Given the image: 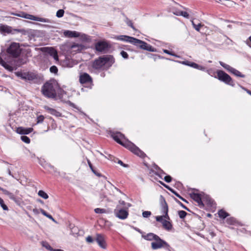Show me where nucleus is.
Masks as SVG:
<instances>
[{
    "instance_id": "63",
    "label": "nucleus",
    "mask_w": 251,
    "mask_h": 251,
    "mask_svg": "<svg viewBox=\"0 0 251 251\" xmlns=\"http://www.w3.org/2000/svg\"><path fill=\"white\" fill-rule=\"evenodd\" d=\"M150 171L151 172H153L155 175L158 176L160 178L163 179L162 175L159 174L158 172H154L152 169H151Z\"/></svg>"
},
{
    "instance_id": "8",
    "label": "nucleus",
    "mask_w": 251,
    "mask_h": 251,
    "mask_svg": "<svg viewBox=\"0 0 251 251\" xmlns=\"http://www.w3.org/2000/svg\"><path fill=\"white\" fill-rule=\"evenodd\" d=\"M7 52L13 57L17 58L21 53L19 43L15 42L12 43L7 49Z\"/></svg>"
},
{
    "instance_id": "13",
    "label": "nucleus",
    "mask_w": 251,
    "mask_h": 251,
    "mask_svg": "<svg viewBox=\"0 0 251 251\" xmlns=\"http://www.w3.org/2000/svg\"><path fill=\"white\" fill-rule=\"evenodd\" d=\"M45 97L49 99H51L54 100H60L61 102H63V103H66L68 105H69L70 106L79 110V108L73 102H71L70 100H67L66 101L63 99V95H44Z\"/></svg>"
},
{
    "instance_id": "41",
    "label": "nucleus",
    "mask_w": 251,
    "mask_h": 251,
    "mask_svg": "<svg viewBox=\"0 0 251 251\" xmlns=\"http://www.w3.org/2000/svg\"><path fill=\"white\" fill-rule=\"evenodd\" d=\"M155 179L158 181L161 185H163L164 187L167 188L168 190H169L170 191H172L173 190V188L170 187L169 185L166 184L165 183H164L163 181L161 180H158L157 178H155Z\"/></svg>"
},
{
    "instance_id": "14",
    "label": "nucleus",
    "mask_w": 251,
    "mask_h": 251,
    "mask_svg": "<svg viewBox=\"0 0 251 251\" xmlns=\"http://www.w3.org/2000/svg\"><path fill=\"white\" fill-rule=\"evenodd\" d=\"M79 81L81 84L88 85L86 87L90 88H91V86L93 85L92 78L91 76L87 73H83L80 75Z\"/></svg>"
},
{
    "instance_id": "42",
    "label": "nucleus",
    "mask_w": 251,
    "mask_h": 251,
    "mask_svg": "<svg viewBox=\"0 0 251 251\" xmlns=\"http://www.w3.org/2000/svg\"><path fill=\"white\" fill-rule=\"evenodd\" d=\"M21 139L23 142H24L26 144H29L30 142V138L25 135L21 136Z\"/></svg>"
},
{
    "instance_id": "11",
    "label": "nucleus",
    "mask_w": 251,
    "mask_h": 251,
    "mask_svg": "<svg viewBox=\"0 0 251 251\" xmlns=\"http://www.w3.org/2000/svg\"><path fill=\"white\" fill-rule=\"evenodd\" d=\"M15 75L21 79L25 80L31 81L37 78V75L31 72H17Z\"/></svg>"
},
{
    "instance_id": "46",
    "label": "nucleus",
    "mask_w": 251,
    "mask_h": 251,
    "mask_svg": "<svg viewBox=\"0 0 251 251\" xmlns=\"http://www.w3.org/2000/svg\"><path fill=\"white\" fill-rule=\"evenodd\" d=\"M177 15L182 16L184 18L188 19L189 18V14L186 11H180L178 14H176Z\"/></svg>"
},
{
    "instance_id": "56",
    "label": "nucleus",
    "mask_w": 251,
    "mask_h": 251,
    "mask_svg": "<svg viewBox=\"0 0 251 251\" xmlns=\"http://www.w3.org/2000/svg\"><path fill=\"white\" fill-rule=\"evenodd\" d=\"M151 212L149 211H143L142 213V216L144 218H148L150 217L151 215Z\"/></svg>"
},
{
    "instance_id": "51",
    "label": "nucleus",
    "mask_w": 251,
    "mask_h": 251,
    "mask_svg": "<svg viewBox=\"0 0 251 251\" xmlns=\"http://www.w3.org/2000/svg\"><path fill=\"white\" fill-rule=\"evenodd\" d=\"M163 179L166 182L170 183L172 181L173 178L171 176L167 175L163 178Z\"/></svg>"
},
{
    "instance_id": "7",
    "label": "nucleus",
    "mask_w": 251,
    "mask_h": 251,
    "mask_svg": "<svg viewBox=\"0 0 251 251\" xmlns=\"http://www.w3.org/2000/svg\"><path fill=\"white\" fill-rule=\"evenodd\" d=\"M133 45L141 49L151 52H156V49L152 47L151 45L147 43L135 38Z\"/></svg>"
},
{
    "instance_id": "25",
    "label": "nucleus",
    "mask_w": 251,
    "mask_h": 251,
    "mask_svg": "<svg viewBox=\"0 0 251 251\" xmlns=\"http://www.w3.org/2000/svg\"><path fill=\"white\" fill-rule=\"evenodd\" d=\"M25 63L26 61L21 58L15 59L11 61V64L15 67H19Z\"/></svg>"
},
{
    "instance_id": "44",
    "label": "nucleus",
    "mask_w": 251,
    "mask_h": 251,
    "mask_svg": "<svg viewBox=\"0 0 251 251\" xmlns=\"http://www.w3.org/2000/svg\"><path fill=\"white\" fill-rule=\"evenodd\" d=\"M0 205L4 210H8L7 206L4 203L2 199L0 198Z\"/></svg>"
},
{
    "instance_id": "54",
    "label": "nucleus",
    "mask_w": 251,
    "mask_h": 251,
    "mask_svg": "<svg viewBox=\"0 0 251 251\" xmlns=\"http://www.w3.org/2000/svg\"><path fill=\"white\" fill-rule=\"evenodd\" d=\"M4 194L5 195H7L9 197V198L11 200L15 195L14 194H13L12 193L10 192L9 191H8L7 190Z\"/></svg>"
},
{
    "instance_id": "15",
    "label": "nucleus",
    "mask_w": 251,
    "mask_h": 251,
    "mask_svg": "<svg viewBox=\"0 0 251 251\" xmlns=\"http://www.w3.org/2000/svg\"><path fill=\"white\" fill-rule=\"evenodd\" d=\"M95 240L100 248L103 249H106L107 244L104 235L100 233H97Z\"/></svg>"
},
{
    "instance_id": "21",
    "label": "nucleus",
    "mask_w": 251,
    "mask_h": 251,
    "mask_svg": "<svg viewBox=\"0 0 251 251\" xmlns=\"http://www.w3.org/2000/svg\"><path fill=\"white\" fill-rule=\"evenodd\" d=\"M115 38L118 40L126 41L133 44L135 38L127 35L116 36Z\"/></svg>"
},
{
    "instance_id": "26",
    "label": "nucleus",
    "mask_w": 251,
    "mask_h": 251,
    "mask_svg": "<svg viewBox=\"0 0 251 251\" xmlns=\"http://www.w3.org/2000/svg\"><path fill=\"white\" fill-rule=\"evenodd\" d=\"M64 35L68 37H77L78 36V33L75 31L65 30Z\"/></svg>"
},
{
    "instance_id": "43",
    "label": "nucleus",
    "mask_w": 251,
    "mask_h": 251,
    "mask_svg": "<svg viewBox=\"0 0 251 251\" xmlns=\"http://www.w3.org/2000/svg\"><path fill=\"white\" fill-rule=\"evenodd\" d=\"M192 24L193 25V27L198 31H199L200 30V27H201L203 25H201V23H199L198 25L195 24L193 21H192Z\"/></svg>"
},
{
    "instance_id": "22",
    "label": "nucleus",
    "mask_w": 251,
    "mask_h": 251,
    "mask_svg": "<svg viewBox=\"0 0 251 251\" xmlns=\"http://www.w3.org/2000/svg\"><path fill=\"white\" fill-rule=\"evenodd\" d=\"M45 109H46L49 113H50V114L56 117H61L62 116V114L60 112L58 111L56 109L54 108H50L48 106H44Z\"/></svg>"
},
{
    "instance_id": "47",
    "label": "nucleus",
    "mask_w": 251,
    "mask_h": 251,
    "mask_svg": "<svg viewBox=\"0 0 251 251\" xmlns=\"http://www.w3.org/2000/svg\"><path fill=\"white\" fill-rule=\"evenodd\" d=\"M64 14V10L63 9H59L56 14V16L58 18H61Z\"/></svg>"
},
{
    "instance_id": "49",
    "label": "nucleus",
    "mask_w": 251,
    "mask_h": 251,
    "mask_svg": "<svg viewBox=\"0 0 251 251\" xmlns=\"http://www.w3.org/2000/svg\"><path fill=\"white\" fill-rule=\"evenodd\" d=\"M50 71L51 73L57 74L58 72V68L56 66H52L50 68Z\"/></svg>"
},
{
    "instance_id": "36",
    "label": "nucleus",
    "mask_w": 251,
    "mask_h": 251,
    "mask_svg": "<svg viewBox=\"0 0 251 251\" xmlns=\"http://www.w3.org/2000/svg\"><path fill=\"white\" fill-rule=\"evenodd\" d=\"M42 246L50 251H53V250H54L47 242L43 241Z\"/></svg>"
},
{
    "instance_id": "53",
    "label": "nucleus",
    "mask_w": 251,
    "mask_h": 251,
    "mask_svg": "<svg viewBox=\"0 0 251 251\" xmlns=\"http://www.w3.org/2000/svg\"><path fill=\"white\" fill-rule=\"evenodd\" d=\"M56 94H66V92L58 85V88L56 89Z\"/></svg>"
},
{
    "instance_id": "29",
    "label": "nucleus",
    "mask_w": 251,
    "mask_h": 251,
    "mask_svg": "<svg viewBox=\"0 0 251 251\" xmlns=\"http://www.w3.org/2000/svg\"><path fill=\"white\" fill-rule=\"evenodd\" d=\"M218 214L219 217L222 219H225L229 216V213L223 209L219 210L218 212Z\"/></svg>"
},
{
    "instance_id": "40",
    "label": "nucleus",
    "mask_w": 251,
    "mask_h": 251,
    "mask_svg": "<svg viewBox=\"0 0 251 251\" xmlns=\"http://www.w3.org/2000/svg\"><path fill=\"white\" fill-rule=\"evenodd\" d=\"M12 200L13 201L18 205H20L22 202V199L18 196H16V195H15Z\"/></svg>"
},
{
    "instance_id": "9",
    "label": "nucleus",
    "mask_w": 251,
    "mask_h": 251,
    "mask_svg": "<svg viewBox=\"0 0 251 251\" xmlns=\"http://www.w3.org/2000/svg\"><path fill=\"white\" fill-rule=\"evenodd\" d=\"M204 195H205V193L203 192L201 193L193 192L190 194L191 198L198 203V206L201 208H204L205 207V204L203 202Z\"/></svg>"
},
{
    "instance_id": "58",
    "label": "nucleus",
    "mask_w": 251,
    "mask_h": 251,
    "mask_svg": "<svg viewBox=\"0 0 251 251\" xmlns=\"http://www.w3.org/2000/svg\"><path fill=\"white\" fill-rule=\"evenodd\" d=\"M95 240L91 236H88L86 238V241L88 243H93Z\"/></svg>"
},
{
    "instance_id": "35",
    "label": "nucleus",
    "mask_w": 251,
    "mask_h": 251,
    "mask_svg": "<svg viewBox=\"0 0 251 251\" xmlns=\"http://www.w3.org/2000/svg\"><path fill=\"white\" fill-rule=\"evenodd\" d=\"M173 198H174V200L177 203H178L181 207H182L183 209H185L186 210L191 212V211L187 206H186L185 205H184L181 201H180L178 199H177L176 198L174 197H173Z\"/></svg>"
},
{
    "instance_id": "23",
    "label": "nucleus",
    "mask_w": 251,
    "mask_h": 251,
    "mask_svg": "<svg viewBox=\"0 0 251 251\" xmlns=\"http://www.w3.org/2000/svg\"><path fill=\"white\" fill-rule=\"evenodd\" d=\"M87 163H88V164L90 168V169L91 170V171H92V172L96 175L98 177H102L103 178H104V179H106L107 177L105 176H103L102 175L101 173H99L95 169V168L93 167L92 164L91 163V161H90L89 159H87Z\"/></svg>"
},
{
    "instance_id": "39",
    "label": "nucleus",
    "mask_w": 251,
    "mask_h": 251,
    "mask_svg": "<svg viewBox=\"0 0 251 251\" xmlns=\"http://www.w3.org/2000/svg\"><path fill=\"white\" fill-rule=\"evenodd\" d=\"M178 215L181 219H184L187 215V213L184 210H179Z\"/></svg>"
},
{
    "instance_id": "18",
    "label": "nucleus",
    "mask_w": 251,
    "mask_h": 251,
    "mask_svg": "<svg viewBox=\"0 0 251 251\" xmlns=\"http://www.w3.org/2000/svg\"><path fill=\"white\" fill-rule=\"evenodd\" d=\"M24 18L44 23L50 22V20L49 19L40 18L27 13H26V15L24 16Z\"/></svg>"
},
{
    "instance_id": "4",
    "label": "nucleus",
    "mask_w": 251,
    "mask_h": 251,
    "mask_svg": "<svg viewBox=\"0 0 251 251\" xmlns=\"http://www.w3.org/2000/svg\"><path fill=\"white\" fill-rule=\"evenodd\" d=\"M154 241L151 243V247L152 250H155L163 248L169 251H171L172 248L170 245L158 235L155 237Z\"/></svg>"
},
{
    "instance_id": "19",
    "label": "nucleus",
    "mask_w": 251,
    "mask_h": 251,
    "mask_svg": "<svg viewBox=\"0 0 251 251\" xmlns=\"http://www.w3.org/2000/svg\"><path fill=\"white\" fill-rule=\"evenodd\" d=\"M160 204L161 208V212L163 214L168 212V205L165 200V198L162 196H160Z\"/></svg>"
},
{
    "instance_id": "6",
    "label": "nucleus",
    "mask_w": 251,
    "mask_h": 251,
    "mask_svg": "<svg viewBox=\"0 0 251 251\" xmlns=\"http://www.w3.org/2000/svg\"><path fill=\"white\" fill-rule=\"evenodd\" d=\"M111 47V45L105 40L99 41L95 44V49L96 52L101 53L104 54L108 52Z\"/></svg>"
},
{
    "instance_id": "64",
    "label": "nucleus",
    "mask_w": 251,
    "mask_h": 251,
    "mask_svg": "<svg viewBox=\"0 0 251 251\" xmlns=\"http://www.w3.org/2000/svg\"><path fill=\"white\" fill-rule=\"evenodd\" d=\"M40 211L41 212V213L43 215H44L45 216L47 217L48 214H49L48 212H47L45 210H44V209H42V208H40Z\"/></svg>"
},
{
    "instance_id": "30",
    "label": "nucleus",
    "mask_w": 251,
    "mask_h": 251,
    "mask_svg": "<svg viewBox=\"0 0 251 251\" xmlns=\"http://www.w3.org/2000/svg\"><path fill=\"white\" fill-rule=\"evenodd\" d=\"M0 32L1 33H11V27L6 25H1L0 26Z\"/></svg>"
},
{
    "instance_id": "27",
    "label": "nucleus",
    "mask_w": 251,
    "mask_h": 251,
    "mask_svg": "<svg viewBox=\"0 0 251 251\" xmlns=\"http://www.w3.org/2000/svg\"><path fill=\"white\" fill-rule=\"evenodd\" d=\"M162 226L163 228L168 231L171 230L173 228L172 223L166 220H165L164 221L162 222Z\"/></svg>"
},
{
    "instance_id": "37",
    "label": "nucleus",
    "mask_w": 251,
    "mask_h": 251,
    "mask_svg": "<svg viewBox=\"0 0 251 251\" xmlns=\"http://www.w3.org/2000/svg\"><path fill=\"white\" fill-rule=\"evenodd\" d=\"M38 194L44 199H47L49 198L48 195L43 190H39Z\"/></svg>"
},
{
    "instance_id": "55",
    "label": "nucleus",
    "mask_w": 251,
    "mask_h": 251,
    "mask_svg": "<svg viewBox=\"0 0 251 251\" xmlns=\"http://www.w3.org/2000/svg\"><path fill=\"white\" fill-rule=\"evenodd\" d=\"M44 119L45 117L43 115H41L38 116L37 118V123H42L44 121Z\"/></svg>"
},
{
    "instance_id": "31",
    "label": "nucleus",
    "mask_w": 251,
    "mask_h": 251,
    "mask_svg": "<svg viewBox=\"0 0 251 251\" xmlns=\"http://www.w3.org/2000/svg\"><path fill=\"white\" fill-rule=\"evenodd\" d=\"M226 222L229 225H236L239 224V222L234 217L227 218L226 219Z\"/></svg>"
},
{
    "instance_id": "2",
    "label": "nucleus",
    "mask_w": 251,
    "mask_h": 251,
    "mask_svg": "<svg viewBox=\"0 0 251 251\" xmlns=\"http://www.w3.org/2000/svg\"><path fill=\"white\" fill-rule=\"evenodd\" d=\"M58 83L54 79L47 81L42 87V94H56Z\"/></svg>"
},
{
    "instance_id": "32",
    "label": "nucleus",
    "mask_w": 251,
    "mask_h": 251,
    "mask_svg": "<svg viewBox=\"0 0 251 251\" xmlns=\"http://www.w3.org/2000/svg\"><path fill=\"white\" fill-rule=\"evenodd\" d=\"M43 49L46 50H49L50 51H49V53L51 55H52L55 59H58L57 52L52 48H45Z\"/></svg>"
},
{
    "instance_id": "10",
    "label": "nucleus",
    "mask_w": 251,
    "mask_h": 251,
    "mask_svg": "<svg viewBox=\"0 0 251 251\" xmlns=\"http://www.w3.org/2000/svg\"><path fill=\"white\" fill-rule=\"evenodd\" d=\"M126 149L141 158H144L147 157L146 153L131 141L128 142V145Z\"/></svg>"
},
{
    "instance_id": "52",
    "label": "nucleus",
    "mask_w": 251,
    "mask_h": 251,
    "mask_svg": "<svg viewBox=\"0 0 251 251\" xmlns=\"http://www.w3.org/2000/svg\"><path fill=\"white\" fill-rule=\"evenodd\" d=\"M174 187L177 189L180 190L182 188L183 185L180 182L176 181L174 184Z\"/></svg>"
},
{
    "instance_id": "33",
    "label": "nucleus",
    "mask_w": 251,
    "mask_h": 251,
    "mask_svg": "<svg viewBox=\"0 0 251 251\" xmlns=\"http://www.w3.org/2000/svg\"><path fill=\"white\" fill-rule=\"evenodd\" d=\"M190 67L201 71H204L205 70V68L204 67L199 65V64L192 62H191V63L190 64Z\"/></svg>"
},
{
    "instance_id": "28",
    "label": "nucleus",
    "mask_w": 251,
    "mask_h": 251,
    "mask_svg": "<svg viewBox=\"0 0 251 251\" xmlns=\"http://www.w3.org/2000/svg\"><path fill=\"white\" fill-rule=\"evenodd\" d=\"M157 236V235L153 233H149L147 234L146 235H142V237L144 238L145 240L147 241H152L155 240V237Z\"/></svg>"
},
{
    "instance_id": "12",
    "label": "nucleus",
    "mask_w": 251,
    "mask_h": 251,
    "mask_svg": "<svg viewBox=\"0 0 251 251\" xmlns=\"http://www.w3.org/2000/svg\"><path fill=\"white\" fill-rule=\"evenodd\" d=\"M219 63L223 68H224L228 72L231 73L232 74L236 76L241 77V78L245 77V75L242 74L238 70L235 69V68H232L229 65L225 63L222 61H220Z\"/></svg>"
},
{
    "instance_id": "59",
    "label": "nucleus",
    "mask_w": 251,
    "mask_h": 251,
    "mask_svg": "<svg viewBox=\"0 0 251 251\" xmlns=\"http://www.w3.org/2000/svg\"><path fill=\"white\" fill-rule=\"evenodd\" d=\"M156 221L158 222H160L162 224V222H163L165 220V219H163V216H157L155 217Z\"/></svg>"
},
{
    "instance_id": "48",
    "label": "nucleus",
    "mask_w": 251,
    "mask_h": 251,
    "mask_svg": "<svg viewBox=\"0 0 251 251\" xmlns=\"http://www.w3.org/2000/svg\"><path fill=\"white\" fill-rule=\"evenodd\" d=\"M94 211L96 213H104L106 212V210L103 208H97L94 209Z\"/></svg>"
},
{
    "instance_id": "20",
    "label": "nucleus",
    "mask_w": 251,
    "mask_h": 251,
    "mask_svg": "<svg viewBox=\"0 0 251 251\" xmlns=\"http://www.w3.org/2000/svg\"><path fill=\"white\" fill-rule=\"evenodd\" d=\"M33 130L32 127H25L23 126H19L17 128L16 132L17 133L21 135L28 134Z\"/></svg>"
},
{
    "instance_id": "5",
    "label": "nucleus",
    "mask_w": 251,
    "mask_h": 251,
    "mask_svg": "<svg viewBox=\"0 0 251 251\" xmlns=\"http://www.w3.org/2000/svg\"><path fill=\"white\" fill-rule=\"evenodd\" d=\"M216 78L225 84L232 86H234L235 84L234 81L232 78L223 70H218L217 71V76H216Z\"/></svg>"
},
{
    "instance_id": "57",
    "label": "nucleus",
    "mask_w": 251,
    "mask_h": 251,
    "mask_svg": "<svg viewBox=\"0 0 251 251\" xmlns=\"http://www.w3.org/2000/svg\"><path fill=\"white\" fill-rule=\"evenodd\" d=\"M120 54L124 59H126L128 58V54L124 50H122L120 52Z\"/></svg>"
},
{
    "instance_id": "1",
    "label": "nucleus",
    "mask_w": 251,
    "mask_h": 251,
    "mask_svg": "<svg viewBox=\"0 0 251 251\" xmlns=\"http://www.w3.org/2000/svg\"><path fill=\"white\" fill-rule=\"evenodd\" d=\"M115 62V59L112 55H104L96 59L92 65L93 67L97 70L100 69L105 65L110 67Z\"/></svg>"
},
{
    "instance_id": "34",
    "label": "nucleus",
    "mask_w": 251,
    "mask_h": 251,
    "mask_svg": "<svg viewBox=\"0 0 251 251\" xmlns=\"http://www.w3.org/2000/svg\"><path fill=\"white\" fill-rule=\"evenodd\" d=\"M48 119L50 121V126L48 127V129H55L57 127V124L55 121L51 117H49Z\"/></svg>"
},
{
    "instance_id": "45",
    "label": "nucleus",
    "mask_w": 251,
    "mask_h": 251,
    "mask_svg": "<svg viewBox=\"0 0 251 251\" xmlns=\"http://www.w3.org/2000/svg\"><path fill=\"white\" fill-rule=\"evenodd\" d=\"M126 23L127 25L132 28L133 29L135 30V28L134 27L132 22L129 20L128 18H126Z\"/></svg>"
},
{
    "instance_id": "61",
    "label": "nucleus",
    "mask_w": 251,
    "mask_h": 251,
    "mask_svg": "<svg viewBox=\"0 0 251 251\" xmlns=\"http://www.w3.org/2000/svg\"><path fill=\"white\" fill-rule=\"evenodd\" d=\"M13 15L22 18H24V16L26 15V13L24 12H22L20 13L12 14Z\"/></svg>"
},
{
    "instance_id": "50",
    "label": "nucleus",
    "mask_w": 251,
    "mask_h": 251,
    "mask_svg": "<svg viewBox=\"0 0 251 251\" xmlns=\"http://www.w3.org/2000/svg\"><path fill=\"white\" fill-rule=\"evenodd\" d=\"M163 52L166 54H169V55H171L172 56H175L176 57H179V56L176 54L175 53L169 51V50H166V49H163Z\"/></svg>"
},
{
    "instance_id": "62",
    "label": "nucleus",
    "mask_w": 251,
    "mask_h": 251,
    "mask_svg": "<svg viewBox=\"0 0 251 251\" xmlns=\"http://www.w3.org/2000/svg\"><path fill=\"white\" fill-rule=\"evenodd\" d=\"M118 163L120 164L121 166H123L124 167H125V168H127L129 166L128 164H125L121 160H118Z\"/></svg>"
},
{
    "instance_id": "16",
    "label": "nucleus",
    "mask_w": 251,
    "mask_h": 251,
    "mask_svg": "<svg viewBox=\"0 0 251 251\" xmlns=\"http://www.w3.org/2000/svg\"><path fill=\"white\" fill-rule=\"evenodd\" d=\"M114 213L117 217L121 220L126 219L128 216V210L123 208L120 209H115Z\"/></svg>"
},
{
    "instance_id": "3",
    "label": "nucleus",
    "mask_w": 251,
    "mask_h": 251,
    "mask_svg": "<svg viewBox=\"0 0 251 251\" xmlns=\"http://www.w3.org/2000/svg\"><path fill=\"white\" fill-rule=\"evenodd\" d=\"M109 134L115 141L126 148L128 145V142H130L125 135L120 131L110 130Z\"/></svg>"
},
{
    "instance_id": "38",
    "label": "nucleus",
    "mask_w": 251,
    "mask_h": 251,
    "mask_svg": "<svg viewBox=\"0 0 251 251\" xmlns=\"http://www.w3.org/2000/svg\"><path fill=\"white\" fill-rule=\"evenodd\" d=\"M172 193H173L175 195H176L177 197H178L179 199L181 200L182 201H184L186 203H188V201L183 198L182 197H181L176 191L175 190L173 189V190L171 191Z\"/></svg>"
},
{
    "instance_id": "60",
    "label": "nucleus",
    "mask_w": 251,
    "mask_h": 251,
    "mask_svg": "<svg viewBox=\"0 0 251 251\" xmlns=\"http://www.w3.org/2000/svg\"><path fill=\"white\" fill-rule=\"evenodd\" d=\"M148 56L151 58H153L154 60H156L157 58V57H158L159 58H163V57H160L159 55H157L155 54H153L151 53H148Z\"/></svg>"
},
{
    "instance_id": "17",
    "label": "nucleus",
    "mask_w": 251,
    "mask_h": 251,
    "mask_svg": "<svg viewBox=\"0 0 251 251\" xmlns=\"http://www.w3.org/2000/svg\"><path fill=\"white\" fill-rule=\"evenodd\" d=\"M203 202H205L206 206L209 208H214L216 207V203L212 199L210 196L205 194L204 198H203Z\"/></svg>"
},
{
    "instance_id": "24",
    "label": "nucleus",
    "mask_w": 251,
    "mask_h": 251,
    "mask_svg": "<svg viewBox=\"0 0 251 251\" xmlns=\"http://www.w3.org/2000/svg\"><path fill=\"white\" fill-rule=\"evenodd\" d=\"M10 64H11V62H10ZM0 64L9 72H12L14 70V67L12 66L13 65L12 64H9L8 62L3 60L2 58H0Z\"/></svg>"
}]
</instances>
